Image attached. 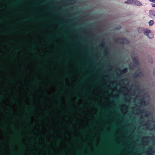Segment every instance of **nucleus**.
Wrapping results in <instances>:
<instances>
[{
    "mask_svg": "<svg viewBox=\"0 0 155 155\" xmlns=\"http://www.w3.org/2000/svg\"><path fill=\"white\" fill-rule=\"evenodd\" d=\"M124 3H128L137 6H140L141 5V3L139 1H127L124 2Z\"/></svg>",
    "mask_w": 155,
    "mask_h": 155,
    "instance_id": "1",
    "label": "nucleus"
},
{
    "mask_svg": "<svg viewBox=\"0 0 155 155\" xmlns=\"http://www.w3.org/2000/svg\"><path fill=\"white\" fill-rule=\"evenodd\" d=\"M144 34L150 38H152L154 36L153 35L150 30L146 29L144 31Z\"/></svg>",
    "mask_w": 155,
    "mask_h": 155,
    "instance_id": "2",
    "label": "nucleus"
},
{
    "mask_svg": "<svg viewBox=\"0 0 155 155\" xmlns=\"http://www.w3.org/2000/svg\"><path fill=\"white\" fill-rule=\"evenodd\" d=\"M150 16L152 19H155V11L154 10H150L149 12Z\"/></svg>",
    "mask_w": 155,
    "mask_h": 155,
    "instance_id": "3",
    "label": "nucleus"
},
{
    "mask_svg": "<svg viewBox=\"0 0 155 155\" xmlns=\"http://www.w3.org/2000/svg\"><path fill=\"white\" fill-rule=\"evenodd\" d=\"M141 76L142 73L141 71H140L139 72H136L133 75V76L134 78L140 77H141Z\"/></svg>",
    "mask_w": 155,
    "mask_h": 155,
    "instance_id": "4",
    "label": "nucleus"
},
{
    "mask_svg": "<svg viewBox=\"0 0 155 155\" xmlns=\"http://www.w3.org/2000/svg\"><path fill=\"white\" fill-rule=\"evenodd\" d=\"M120 43L123 45H128L129 44V42L128 40L126 39H123V41H122L120 42Z\"/></svg>",
    "mask_w": 155,
    "mask_h": 155,
    "instance_id": "5",
    "label": "nucleus"
},
{
    "mask_svg": "<svg viewBox=\"0 0 155 155\" xmlns=\"http://www.w3.org/2000/svg\"><path fill=\"white\" fill-rule=\"evenodd\" d=\"M133 61L134 63L135 64H136L137 65H139V64L138 62V61L137 60V59L136 58V57H134V58H133ZM135 66H136L135 65Z\"/></svg>",
    "mask_w": 155,
    "mask_h": 155,
    "instance_id": "6",
    "label": "nucleus"
},
{
    "mask_svg": "<svg viewBox=\"0 0 155 155\" xmlns=\"http://www.w3.org/2000/svg\"><path fill=\"white\" fill-rule=\"evenodd\" d=\"M118 71L121 74H124L126 73L128 71V69L127 68H125L122 70L119 69Z\"/></svg>",
    "mask_w": 155,
    "mask_h": 155,
    "instance_id": "7",
    "label": "nucleus"
},
{
    "mask_svg": "<svg viewBox=\"0 0 155 155\" xmlns=\"http://www.w3.org/2000/svg\"><path fill=\"white\" fill-rule=\"evenodd\" d=\"M146 30H144L142 28H139L138 29V31L139 33H141L142 32H144Z\"/></svg>",
    "mask_w": 155,
    "mask_h": 155,
    "instance_id": "8",
    "label": "nucleus"
},
{
    "mask_svg": "<svg viewBox=\"0 0 155 155\" xmlns=\"http://www.w3.org/2000/svg\"><path fill=\"white\" fill-rule=\"evenodd\" d=\"M92 104H94L95 107H97L99 109H101V108L99 106L98 104L96 102H93Z\"/></svg>",
    "mask_w": 155,
    "mask_h": 155,
    "instance_id": "9",
    "label": "nucleus"
},
{
    "mask_svg": "<svg viewBox=\"0 0 155 155\" xmlns=\"http://www.w3.org/2000/svg\"><path fill=\"white\" fill-rule=\"evenodd\" d=\"M154 23V21L153 20H151L149 21L148 23L149 26H151Z\"/></svg>",
    "mask_w": 155,
    "mask_h": 155,
    "instance_id": "10",
    "label": "nucleus"
},
{
    "mask_svg": "<svg viewBox=\"0 0 155 155\" xmlns=\"http://www.w3.org/2000/svg\"><path fill=\"white\" fill-rule=\"evenodd\" d=\"M151 2H152L151 5L153 7H155V1H150Z\"/></svg>",
    "mask_w": 155,
    "mask_h": 155,
    "instance_id": "11",
    "label": "nucleus"
},
{
    "mask_svg": "<svg viewBox=\"0 0 155 155\" xmlns=\"http://www.w3.org/2000/svg\"><path fill=\"white\" fill-rule=\"evenodd\" d=\"M141 103L144 105H145L146 104V101L145 100L143 99L141 101Z\"/></svg>",
    "mask_w": 155,
    "mask_h": 155,
    "instance_id": "12",
    "label": "nucleus"
},
{
    "mask_svg": "<svg viewBox=\"0 0 155 155\" xmlns=\"http://www.w3.org/2000/svg\"><path fill=\"white\" fill-rule=\"evenodd\" d=\"M102 45H103L104 46L102 47L103 48H107V47L106 46L104 45V43L102 42Z\"/></svg>",
    "mask_w": 155,
    "mask_h": 155,
    "instance_id": "13",
    "label": "nucleus"
},
{
    "mask_svg": "<svg viewBox=\"0 0 155 155\" xmlns=\"http://www.w3.org/2000/svg\"><path fill=\"white\" fill-rule=\"evenodd\" d=\"M153 73L154 75L155 76V68H154L153 70Z\"/></svg>",
    "mask_w": 155,
    "mask_h": 155,
    "instance_id": "14",
    "label": "nucleus"
},
{
    "mask_svg": "<svg viewBox=\"0 0 155 155\" xmlns=\"http://www.w3.org/2000/svg\"><path fill=\"white\" fill-rule=\"evenodd\" d=\"M129 68L130 70H132L133 69L130 66H129Z\"/></svg>",
    "mask_w": 155,
    "mask_h": 155,
    "instance_id": "15",
    "label": "nucleus"
},
{
    "mask_svg": "<svg viewBox=\"0 0 155 155\" xmlns=\"http://www.w3.org/2000/svg\"><path fill=\"white\" fill-rule=\"evenodd\" d=\"M153 127L154 128L155 130V124H153Z\"/></svg>",
    "mask_w": 155,
    "mask_h": 155,
    "instance_id": "16",
    "label": "nucleus"
},
{
    "mask_svg": "<svg viewBox=\"0 0 155 155\" xmlns=\"http://www.w3.org/2000/svg\"><path fill=\"white\" fill-rule=\"evenodd\" d=\"M150 62L151 63H152L153 62L152 61H150Z\"/></svg>",
    "mask_w": 155,
    "mask_h": 155,
    "instance_id": "17",
    "label": "nucleus"
},
{
    "mask_svg": "<svg viewBox=\"0 0 155 155\" xmlns=\"http://www.w3.org/2000/svg\"><path fill=\"white\" fill-rule=\"evenodd\" d=\"M105 52H106V53H107V51H105Z\"/></svg>",
    "mask_w": 155,
    "mask_h": 155,
    "instance_id": "18",
    "label": "nucleus"
}]
</instances>
